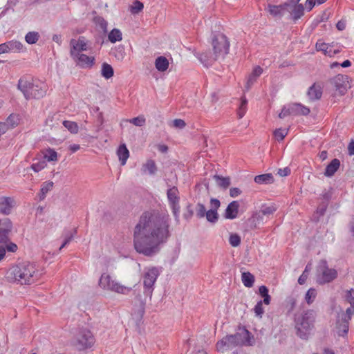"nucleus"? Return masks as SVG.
Returning <instances> with one entry per match:
<instances>
[{
    "instance_id": "nucleus-1",
    "label": "nucleus",
    "mask_w": 354,
    "mask_h": 354,
    "mask_svg": "<svg viewBox=\"0 0 354 354\" xmlns=\"http://www.w3.org/2000/svg\"><path fill=\"white\" fill-rule=\"evenodd\" d=\"M133 236L137 252L147 257L155 254L170 236L169 216L154 210L144 212L134 227Z\"/></svg>"
},
{
    "instance_id": "nucleus-2",
    "label": "nucleus",
    "mask_w": 354,
    "mask_h": 354,
    "mask_svg": "<svg viewBox=\"0 0 354 354\" xmlns=\"http://www.w3.org/2000/svg\"><path fill=\"white\" fill-rule=\"evenodd\" d=\"M7 279L19 284H29L37 277V270L34 264L26 262L12 266L6 272Z\"/></svg>"
},
{
    "instance_id": "nucleus-3",
    "label": "nucleus",
    "mask_w": 354,
    "mask_h": 354,
    "mask_svg": "<svg viewBox=\"0 0 354 354\" xmlns=\"http://www.w3.org/2000/svg\"><path fill=\"white\" fill-rule=\"evenodd\" d=\"M18 88L23 93L26 100L40 99L46 94L47 85L32 77H23L18 82Z\"/></svg>"
},
{
    "instance_id": "nucleus-4",
    "label": "nucleus",
    "mask_w": 354,
    "mask_h": 354,
    "mask_svg": "<svg viewBox=\"0 0 354 354\" xmlns=\"http://www.w3.org/2000/svg\"><path fill=\"white\" fill-rule=\"evenodd\" d=\"M315 319V313L312 310H308L297 317L295 319V329L297 336L304 339H308L314 326Z\"/></svg>"
},
{
    "instance_id": "nucleus-5",
    "label": "nucleus",
    "mask_w": 354,
    "mask_h": 354,
    "mask_svg": "<svg viewBox=\"0 0 354 354\" xmlns=\"http://www.w3.org/2000/svg\"><path fill=\"white\" fill-rule=\"evenodd\" d=\"M99 286L103 290L114 292L118 294H127L131 288L125 286L115 280L108 273H103L99 280Z\"/></svg>"
},
{
    "instance_id": "nucleus-6",
    "label": "nucleus",
    "mask_w": 354,
    "mask_h": 354,
    "mask_svg": "<svg viewBox=\"0 0 354 354\" xmlns=\"http://www.w3.org/2000/svg\"><path fill=\"white\" fill-rule=\"evenodd\" d=\"M212 45L214 60L223 58L229 53L230 44L227 37L223 34L216 35L212 39Z\"/></svg>"
},
{
    "instance_id": "nucleus-7",
    "label": "nucleus",
    "mask_w": 354,
    "mask_h": 354,
    "mask_svg": "<svg viewBox=\"0 0 354 354\" xmlns=\"http://www.w3.org/2000/svg\"><path fill=\"white\" fill-rule=\"evenodd\" d=\"M337 277V271L329 268L326 260H321L317 267V282L324 284L333 281Z\"/></svg>"
},
{
    "instance_id": "nucleus-8",
    "label": "nucleus",
    "mask_w": 354,
    "mask_h": 354,
    "mask_svg": "<svg viewBox=\"0 0 354 354\" xmlns=\"http://www.w3.org/2000/svg\"><path fill=\"white\" fill-rule=\"evenodd\" d=\"M12 227V224L10 219H0V261L6 255V243L10 241L9 234L11 232Z\"/></svg>"
},
{
    "instance_id": "nucleus-9",
    "label": "nucleus",
    "mask_w": 354,
    "mask_h": 354,
    "mask_svg": "<svg viewBox=\"0 0 354 354\" xmlns=\"http://www.w3.org/2000/svg\"><path fill=\"white\" fill-rule=\"evenodd\" d=\"M95 344V338L89 330H82L77 338V344L80 350H86L92 348Z\"/></svg>"
},
{
    "instance_id": "nucleus-10",
    "label": "nucleus",
    "mask_w": 354,
    "mask_h": 354,
    "mask_svg": "<svg viewBox=\"0 0 354 354\" xmlns=\"http://www.w3.org/2000/svg\"><path fill=\"white\" fill-rule=\"evenodd\" d=\"M158 275L159 271L156 268L154 267L147 268V271L144 274L143 283L145 289V292L150 297H151L152 295V292L153 290V286Z\"/></svg>"
},
{
    "instance_id": "nucleus-11",
    "label": "nucleus",
    "mask_w": 354,
    "mask_h": 354,
    "mask_svg": "<svg viewBox=\"0 0 354 354\" xmlns=\"http://www.w3.org/2000/svg\"><path fill=\"white\" fill-rule=\"evenodd\" d=\"M241 337V335L240 333L227 335L216 343L217 350L218 351L223 352L226 349H229L239 345Z\"/></svg>"
},
{
    "instance_id": "nucleus-12",
    "label": "nucleus",
    "mask_w": 354,
    "mask_h": 354,
    "mask_svg": "<svg viewBox=\"0 0 354 354\" xmlns=\"http://www.w3.org/2000/svg\"><path fill=\"white\" fill-rule=\"evenodd\" d=\"M330 82L335 87L337 95L342 96L346 93L348 83L347 75L338 74L332 78Z\"/></svg>"
},
{
    "instance_id": "nucleus-13",
    "label": "nucleus",
    "mask_w": 354,
    "mask_h": 354,
    "mask_svg": "<svg viewBox=\"0 0 354 354\" xmlns=\"http://www.w3.org/2000/svg\"><path fill=\"white\" fill-rule=\"evenodd\" d=\"M71 57L88 50V41L84 37H80L77 39H72L70 41Z\"/></svg>"
},
{
    "instance_id": "nucleus-14",
    "label": "nucleus",
    "mask_w": 354,
    "mask_h": 354,
    "mask_svg": "<svg viewBox=\"0 0 354 354\" xmlns=\"http://www.w3.org/2000/svg\"><path fill=\"white\" fill-rule=\"evenodd\" d=\"M77 65L82 68H91L95 62L94 56H88L82 53L71 56Z\"/></svg>"
},
{
    "instance_id": "nucleus-15",
    "label": "nucleus",
    "mask_w": 354,
    "mask_h": 354,
    "mask_svg": "<svg viewBox=\"0 0 354 354\" xmlns=\"http://www.w3.org/2000/svg\"><path fill=\"white\" fill-rule=\"evenodd\" d=\"M16 206V201L13 197H0V213L4 215H9L13 208Z\"/></svg>"
},
{
    "instance_id": "nucleus-16",
    "label": "nucleus",
    "mask_w": 354,
    "mask_h": 354,
    "mask_svg": "<svg viewBox=\"0 0 354 354\" xmlns=\"http://www.w3.org/2000/svg\"><path fill=\"white\" fill-rule=\"evenodd\" d=\"M317 51L322 52L325 55L330 57H333L335 55L340 52L339 48H333V46L329 44L324 43L321 40L317 41L315 44Z\"/></svg>"
},
{
    "instance_id": "nucleus-17",
    "label": "nucleus",
    "mask_w": 354,
    "mask_h": 354,
    "mask_svg": "<svg viewBox=\"0 0 354 354\" xmlns=\"http://www.w3.org/2000/svg\"><path fill=\"white\" fill-rule=\"evenodd\" d=\"M167 198L171 205L172 209L176 214L179 210V196L178 190L176 187H173L167 190Z\"/></svg>"
},
{
    "instance_id": "nucleus-18",
    "label": "nucleus",
    "mask_w": 354,
    "mask_h": 354,
    "mask_svg": "<svg viewBox=\"0 0 354 354\" xmlns=\"http://www.w3.org/2000/svg\"><path fill=\"white\" fill-rule=\"evenodd\" d=\"M277 209L275 204H271L269 205H263L261 209L259 212H256L253 217L255 218L258 221H262V216H270L273 214Z\"/></svg>"
},
{
    "instance_id": "nucleus-19",
    "label": "nucleus",
    "mask_w": 354,
    "mask_h": 354,
    "mask_svg": "<svg viewBox=\"0 0 354 354\" xmlns=\"http://www.w3.org/2000/svg\"><path fill=\"white\" fill-rule=\"evenodd\" d=\"M336 332L339 337H346L349 329V322L344 320L338 317L336 322Z\"/></svg>"
},
{
    "instance_id": "nucleus-20",
    "label": "nucleus",
    "mask_w": 354,
    "mask_h": 354,
    "mask_svg": "<svg viewBox=\"0 0 354 354\" xmlns=\"http://www.w3.org/2000/svg\"><path fill=\"white\" fill-rule=\"evenodd\" d=\"M239 204L238 201L231 202L227 207L225 212V217L227 219H234L237 217Z\"/></svg>"
},
{
    "instance_id": "nucleus-21",
    "label": "nucleus",
    "mask_w": 354,
    "mask_h": 354,
    "mask_svg": "<svg viewBox=\"0 0 354 354\" xmlns=\"http://www.w3.org/2000/svg\"><path fill=\"white\" fill-rule=\"evenodd\" d=\"M157 170L156 164L152 159H148L141 167V171L143 174H148L149 175H154Z\"/></svg>"
},
{
    "instance_id": "nucleus-22",
    "label": "nucleus",
    "mask_w": 354,
    "mask_h": 354,
    "mask_svg": "<svg viewBox=\"0 0 354 354\" xmlns=\"http://www.w3.org/2000/svg\"><path fill=\"white\" fill-rule=\"evenodd\" d=\"M322 95V88L320 85L314 84L308 91V95L312 100H319Z\"/></svg>"
},
{
    "instance_id": "nucleus-23",
    "label": "nucleus",
    "mask_w": 354,
    "mask_h": 354,
    "mask_svg": "<svg viewBox=\"0 0 354 354\" xmlns=\"http://www.w3.org/2000/svg\"><path fill=\"white\" fill-rule=\"evenodd\" d=\"M117 155L122 165H124L129 157V151L124 144L120 145Z\"/></svg>"
},
{
    "instance_id": "nucleus-24",
    "label": "nucleus",
    "mask_w": 354,
    "mask_h": 354,
    "mask_svg": "<svg viewBox=\"0 0 354 354\" xmlns=\"http://www.w3.org/2000/svg\"><path fill=\"white\" fill-rule=\"evenodd\" d=\"M291 111L294 115H307L310 113V109L301 104H291Z\"/></svg>"
},
{
    "instance_id": "nucleus-25",
    "label": "nucleus",
    "mask_w": 354,
    "mask_h": 354,
    "mask_svg": "<svg viewBox=\"0 0 354 354\" xmlns=\"http://www.w3.org/2000/svg\"><path fill=\"white\" fill-rule=\"evenodd\" d=\"M169 66L168 59L164 56L158 57L155 61L156 68L160 72L166 71Z\"/></svg>"
},
{
    "instance_id": "nucleus-26",
    "label": "nucleus",
    "mask_w": 354,
    "mask_h": 354,
    "mask_svg": "<svg viewBox=\"0 0 354 354\" xmlns=\"http://www.w3.org/2000/svg\"><path fill=\"white\" fill-rule=\"evenodd\" d=\"M340 165V162L338 159H333L329 165L326 168L324 174L326 176H332L339 169Z\"/></svg>"
},
{
    "instance_id": "nucleus-27",
    "label": "nucleus",
    "mask_w": 354,
    "mask_h": 354,
    "mask_svg": "<svg viewBox=\"0 0 354 354\" xmlns=\"http://www.w3.org/2000/svg\"><path fill=\"white\" fill-rule=\"evenodd\" d=\"M287 6V3L279 6L268 5L267 10L271 15L274 17L280 16L282 15V12L286 9Z\"/></svg>"
},
{
    "instance_id": "nucleus-28",
    "label": "nucleus",
    "mask_w": 354,
    "mask_h": 354,
    "mask_svg": "<svg viewBox=\"0 0 354 354\" xmlns=\"http://www.w3.org/2000/svg\"><path fill=\"white\" fill-rule=\"evenodd\" d=\"M241 281L247 288H251L254 283V277L250 272H243L241 274Z\"/></svg>"
},
{
    "instance_id": "nucleus-29",
    "label": "nucleus",
    "mask_w": 354,
    "mask_h": 354,
    "mask_svg": "<svg viewBox=\"0 0 354 354\" xmlns=\"http://www.w3.org/2000/svg\"><path fill=\"white\" fill-rule=\"evenodd\" d=\"M254 181L258 184H270L274 182V178L271 174H261L255 176Z\"/></svg>"
},
{
    "instance_id": "nucleus-30",
    "label": "nucleus",
    "mask_w": 354,
    "mask_h": 354,
    "mask_svg": "<svg viewBox=\"0 0 354 354\" xmlns=\"http://www.w3.org/2000/svg\"><path fill=\"white\" fill-rule=\"evenodd\" d=\"M109 41L111 43L120 41L122 39V32L118 28H113L108 35Z\"/></svg>"
},
{
    "instance_id": "nucleus-31",
    "label": "nucleus",
    "mask_w": 354,
    "mask_h": 354,
    "mask_svg": "<svg viewBox=\"0 0 354 354\" xmlns=\"http://www.w3.org/2000/svg\"><path fill=\"white\" fill-rule=\"evenodd\" d=\"M114 71L113 67L107 64L103 63L102 65L101 75L105 79H109L113 76Z\"/></svg>"
},
{
    "instance_id": "nucleus-32",
    "label": "nucleus",
    "mask_w": 354,
    "mask_h": 354,
    "mask_svg": "<svg viewBox=\"0 0 354 354\" xmlns=\"http://www.w3.org/2000/svg\"><path fill=\"white\" fill-rule=\"evenodd\" d=\"M53 183L52 181H46L43 183L39 193L40 200H44L46 197V194L53 189Z\"/></svg>"
},
{
    "instance_id": "nucleus-33",
    "label": "nucleus",
    "mask_w": 354,
    "mask_h": 354,
    "mask_svg": "<svg viewBox=\"0 0 354 354\" xmlns=\"http://www.w3.org/2000/svg\"><path fill=\"white\" fill-rule=\"evenodd\" d=\"M304 14V8L302 4L295 5L291 12L294 20L300 19Z\"/></svg>"
},
{
    "instance_id": "nucleus-34",
    "label": "nucleus",
    "mask_w": 354,
    "mask_h": 354,
    "mask_svg": "<svg viewBox=\"0 0 354 354\" xmlns=\"http://www.w3.org/2000/svg\"><path fill=\"white\" fill-rule=\"evenodd\" d=\"M214 178L216 180L217 185L223 189H227L230 185V178L229 177H221L215 175Z\"/></svg>"
},
{
    "instance_id": "nucleus-35",
    "label": "nucleus",
    "mask_w": 354,
    "mask_h": 354,
    "mask_svg": "<svg viewBox=\"0 0 354 354\" xmlns=\"http://www.w3.org/2000/svg\"><path fill=\"white\" fill-rule=\"evenodd\" d=\"M63 125L68 131L73 133L77 134L79 131V126L77 122L70 120H64L63 122Z\"/></svg>"
},
{
    "instance_id": "nucleus-36",
    "label": "nucleus",
    "mask_w": 354,
    "mask_h": 354,
    "mask_svg": "<svg viewBox=\"0 0 354 354\" xmlns=\"http://www.w3.org/2000/svg\"><path fill=\"white\" fill-rule=\"evenodd\" d=\"M259 293L263 298L262 301L266 305L270 304L271 297L268 294V289L266 286H261L259 288Z\"/></svg>"
},
{
    "instance_id": "nucleus-37",
    "label": "nucleus",
    "mask_w": 354,
    "mask_h": 354,
    "mask_svg": "<svg viewBox=\"0 0 354 354\" xmlns=\"http://www.w3.org/2000/svg\"><path fill=\"white\" fill-rule=\"evenodd\" d=\"M9 51L12 53H19L23 50V44L18 41H10L8 42Z\"/></svg>"
},
{
    "instance_id": "nucleus-38",
    "label": "nucleus",
    "mask_w": 354,
    "mask_h": 354,
    "mask_svg": "<svg viewBox=\"0 0 354 354\" xmlns=\"http://www.w3.org/2000/svg\"><path fill=\"white\" fill-rule=\"evenodd\" d=\"M247 104L248 101L245 96L241 99V103L237 110V115L239 119L242 118L247 111Z\"/></svg>"
},
{
    "instance_id": "nucleus-39",
    "label": "nucleus",
    "mask_w": 354,
    "mask_h": 354,
    "mask_svg": "<svg viewBox=\"0 0 354 354\" xmlns=\"http://www.w3.org/2000/svg\"><path fill=\"white\" fill-rule=\"evenodd\" d=\"M241 342L244 345L252 346L254 344V336L247 329H244Z\"/></svg>"
},
{
    "instance_id": "nucleus-40",
    "label": "nucleus",
    "mask_w": 354,
    "mask_h": 354,
    "mask_svg": "<svg viewBox=\"0 0 354 354\" xmlns=\"http://www.w3.org/2000/svg\"><path fill=\"white\" fill-rule=\"evenodd\" d=\"M44 158L48 162L57 161V153L53 149H48L44 154Z\"/></svg>"
},
{
    "instance_id": "nucleus-41",
    "label": "nucleus",
    "mask_w": 354,
    "mask_h": 354,
    "mask_svg": "<svg viewBox=\"0 0 354 354\" xmlns=\"http://www.w3.org/2000/svg\"><path fill=\"white\" fill-rule=\"evenodd\" d=\"M353 314L354 306L351 305L344 312L341 313L338 317L344 320L350 322Z\"/></svg>"
},
{
    "instance_id": "nucleus-42",
    "label": "nucleus",
    "mask_w": 354,
    "mask_h": 354,
    "mask_svg": "<svg viewBox=\"0 0 354 354\" xmlns=\"http://www.w3.org/2000/svg\"><path fill=\"white\" fill-rule=\"evenodd\" d=\"M144 8V5L140 1H136L130 7V12L133 15H136L141 12Z\"/></svg>"
},
{
    "instance_id": "nucleus-43",
    "label": "nucleus",
    "mask_w": 354,
    "mask_h": 354,
    "mask_svg": "<svg viewBox=\"0 0 354 354\" xmlns=\"http://www.w3.org/2000/svg\"><path fill=\"white\" fill-rule=\"evenodd\" d=\"M317 297V290L315 288H310L305 296V300L308 304H311Z\"/></svg>"
},
{
    "instance_id": "nucleus-44",
    "label": "nucleus",
    "mask_w": 354,
    "mask_h": 354,
    "mask_svg": "<svg viewBox=\"0 0 354 354\" xmlns=\"http://www.w3.org/2000/svg\"><path fill=\"white\" fill-rule=\"evenodd\" d=\"M288 132V129L279 128V129H276L274 131L273 134H274V136L276 138V140H277L278 141H281L287 136Z\"/></svg>"
},
{
    "instance_id": "nucleus-45",
    "label": "nucleus",
    "mask_w": 354,
    "mask_h": 354,
    "mask_svg": "<svg viewBox=\"0 0 354 354\" xmlns=\"http://www.w3.org/2000/svg\"><path fill=\"white\" fill-rule=\"evenodd\" d=\"M25 39L30 44H35L39 39V35L36 32H29L26 34Z\"/></svg>"
},
{
    "instance_id": "nucleus-46",
    "label": "nucleus",
    "mask_w": 354,
    "mask_h": 354,
    "mask_svg": "<svg viewBox=\"0 0 354 354\" xmlns=\"http://www.w3.org/2000/svg\"><path fill=\"white\" fill-rule=\"evenodd\" d=\"M47 166L46 162L45 160H39L35 163L32 164L31 169L35 172H39L44 169Z\"/></svg>"
},
{
    "instance_id": "nucleus-47",
    "label": "nucleus",
    "mask_w": 354,
    "mask_h": 354,
    "mask_svg": "<svg viewBox=\"0 0 354 354\" xmlns=\"http://www.w3.org/2000/svg\"><path fill=\"white\" fill-rule=\"evenodd\" d=\"M229 242L232 247H237L241 243V237L236 233L231 234L229 238Z\"/></svg>"
},
{
    "instance_id": "nucleus-48",
    "label": "nucleus",
    "mask_w": 354,
    "mask_h": 354,
    "mask_svg": "<svg viewBox=\"0 0 354 354\" xmlns=\"http://www.w3.org/2000/svg\"><path fill=\"white\" fill-rule=\"evenodd\" d=\"M129 122L133 124L135 126L142 127L145 125L146 120L143 115H140L129 120Z\"/></svg>"
},
{
    "instance_id": "nucleus-49",
    "label": "nucleus",
    "mask_w": 354,
    "mask_h": 354,
    "mask_svg": "<svg viewBox=\"0 0 354 354\" xmlns=\"http://www.w3.org/2000/svg\"><path fill=\"white\" fill-rule=\"evenodd\" d=\"M206 218L210 222H215L218 219V214L215 209H209L206 212Z\"/></svg>"
},
{
    "instance_id": "nucleus-50",
    "label": "nucleus",
    "mask_w": 354,
    "mask_h": 354,
    "mask_svg": "<svg viewBox=\"0 0 354 354\" xmlns=\"http://www.w3.org/2000/svg\"><path fill=\"white\" fill-rule=\"evenodd\" d=\"M326 0H306V7L308 10H311L315 5L324 3Z\"/></svg>"
},
{
    "instance_id": "nucleus-51",
    "label": "nucleus",
    "mask_w": 354,
    "mask_h": 354,
    "mask_svg": "<svg viewBox=\"0 0 354 354\" xmlns=\"http://www.w3.org/2000/svg\"><path fill=\"white\" fill-rule=\"evenodd\" d=\"M263 303L262 301H259V302H257V304H256V306L254 308V312L255 315L259 317H262V315L264 313V309L263 308Z\"/></svg>"
},
{
    "instance_id": "nucleus-52",
    "label": "nucleus",
    "mask_w": 354,
    "mask_h": 354,
    "mask_svg": "<svg viewBox=\"0 0 354 354\" xmlns=\"http://www.w3.org/2000/svg\"><path fill=\"white\" fill-rule=\"evenodd\" d=\"M345 298L348 303L351 306H354V289L348 290L345 293Z\"/></svg>"
},
{
    "instance_id": "nucleus-53",
    "label": "nucleus",
    "mask_w": 354,
    "mask_h": 354,
    "mask_svg": "<svg viewBox=\"0 0 354 354\" xmlns=\"http://www.w3.org/2000/svg\"><path fill=\"white\" fill-rule=\"evenodd\" d=\"M206 209L204 205L198 203L196 207V214L200 218L204 217L206 214Z\"/></svg>"
},
{
    "instance_id": "nucleus-54",
    "label": "nucleus",
    "mask_w": 354,
    "mask_h": 354,
    "mask_svg": "<svg viewBox=\"0 0 354 354\" xmlns=\"http://www.w3.org/2000/svg\"><path fill=\"white\" fill-rule=\"evenodd\" d=\"M308 272H309V268H308V266H307L305 268V270L303 272L301 275L299 277L298 283L299 284L302 285V284L305 283V282L308 278Z\"/></svg>"
},
{
    "instance_id": "nucleus-55",
    "label": "nucleus",
    "mask_w": 354,
    "mask_h": 354,
    "mask_svg": "<svg viewBox=\"0 0 354 354\" xmlns=\"http://www.w3.org/2000/svg\"><path fill=\"white\" fill-rule=\"evenodd\" d=\"M292 115V113L291 111V105L289 106V107L286 108L284 107L282 109L281 111L279 114V117L280 118H284L285 117Z\"/></svg>"
},
{
    "instance_id": "nucleus-56",
    "label": "nucleus",
    "mask_w": 354,
    "mask_h": 354,
    "mask_svg": "<svg viewBox=\"0 0 354 354\" xmlns=\"http://www.w3.org/2000/svg\"><path fill=\"white\" fill-rule=\"evenodd\" d=\"M17 250V245L12 242H9V241L6 243V251L8 250L9 252H15Z\"/></svg>"
},
{
    "instance_id": "nucleus-57",
    "label": "nucleus",
    "mask_w": 354,
    "mask_h": 354,
    "mask_svg": "<svg viewBox=\"0 0 354 354\" xmlns=\"http://www.w3.org/2000/svg\"><path fill=\"white\" fill-rule=\"evenodd\" d=\"M173 125L174 127L183 129L185 127L186 124L183 120L181 119H175L173 121Z\"/></svg>"
},
{
    "instance_id": "nucleus-58",
    "label": "nucleus",
    "mask_w": 354,
    "mask_h": 354,
    "mask_svg": "<svg viewBox=\"0 0 354 354\" xmlns=\"http://www.w3.org/2000/svg\"><path fill=\"white\" fill-rule=\"evenodd\" d=\"M257 77H254L252 74H250L248 78V81L245 85L247 89H249L251 86L256 82Z\"/></svg>"
},
{
    "instance_id": "nucleus-59",
    "label": "nucleus",
    "mask_w": 354,
    "mask_h": 354,
    "mask_svg": "<svg viewBox=\"0 0 354 354\" xmlns=\"http://www.w3.org/2000/svg\"><path fill=\"white\" fill-rule=\"evenodd\" d=\"M263 73V69L261 67L257 66L256 67L254 68L252 72V75L254 76V77H256L257 78L258 77H259L261 73Z\"/></svg>"
},
{
    "instance_id": "nucleus-60",
    "label": "nucleus",
    "mask_w": 354,
    "mask_h": 354,
    "mask_svg": "<svg viewBox=\"0 0 354 354\" xmlns=\"http://www.w3.org/2000/svg\"><path fill=\"white\" fill-rule=\"evenodd\" d=\"M220 201L216 198H212L210 201V205L212 207L211 209H215L216 211L220 207Z\"/></svg>"
},
{
    "instance_id": "nucleus-61",
    "label": "nucleus",
    "mask_w": 354,
    "mask_h": 354,
    "mask_svg": "<svg viewBox=\"0 0 354 354\" xmlns=\"http://www.w3.org/2000/svg\"><path fill=\"white\" fill-rule=\"evenodd\" d=\"M241 193V191L236 187H233L230 189V194L232 197H236L239 195H240Z\"/></svg>"
},
{
    "instance_id": "nucleus-62",
    "label": "nucleus",
    "mask_w": 354,
    "mask_h": 354,
    "mask_svg": "<svg viewBox=\"0 0 354 354\" xmlns=\"http://www.w3.org/2000/svg\"><path fill=\"white\" fill-rule=\"evenodd\" d=\"M8 42L0 44V54L9 53Z\"/></svg>"
},
{
    "instance_id": "nucleus-63",
    "label": "nucleus",
    "mask_w": 354,
    "mask_h": 354,
    "mask_svg": "<svg viewBox=\"0 0 354 354\" xmlns=\"http://www.w3.org/2000/svg\"><path fill=\"white\" fill-rule=\"evenodd\" d=\"M290 170L288 167H286L284 169H279L278 171V174L281 176H287L290 174Z\"/></svg>"
},
{
    "instance_id": "nucleus-64",
    "label": "nucleus",
    "mask_w": 354,
    "mask_h": 354,
    "mask_svg": "<svg viewBox=\"0 0 354 354\" xmlns=\"http://www.w3.org/2000/svg\"><path fill=\"white\" fill-rule=\"evenodd\" d=\"M348 150L349 155L352 156L354 154V140H351L348 144Z\"/></svg>"
}]
</instances>
